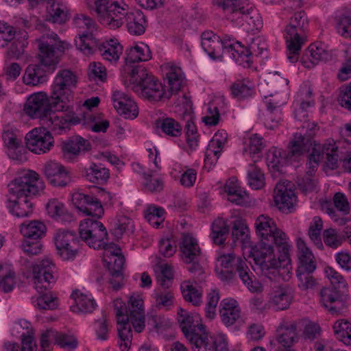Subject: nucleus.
Returning <instances> with one entry per match:
<instances>
[{"instance_id": "nucleus-1", "label": "nucleus", "mask_w": 351, "mask_h": 351, "mask_svg": "<svg viewBox=\"0 0 351 351\" xmlns=\"http://www.w3.org/2000/svg\"><path fill=\"white\" fill-rule=\"evenodd\" d=\"M95 12L101 25L110 29H117L124 23L132 35L139 36L145 30L146 20L140 10L129 12L123 0H95Z\"/></svg>"}, {"instance_id": "nucleus-2", "label": "nucleus", "mask_w": 351, "mask_h": 351, "mask_svg": "<svg viewBox=\"0 0 351 351\" xmlns=\"http://www.w3.org/2000/svg\"><path fill=\"white\" fill-rule=\"evenodd\" d=\"M80 240L85 242L90 247L105 251V261L113 277H121L125 263L124 256L121 248L116 244L106 242L108 233L103 223L97 219L87 218L80 222L79 226Z\"/></svg>"}, {"instance_id": "nucleus-3", "label": "nucleus", "mask_w": 351, "mask_h": 351, "mask_svg": "<svg viewBox=\"0 0 351 351\" xmlns=\"http://www.w3.org/2000/svg\"><path fill=\"white\" fill-rule=\"evenodd\" d=\"M38 174L31 170L23 171L8 184L7 208L17 217L29 216L33 213L31 198L43 191Z\"/></svg>"}, {"instance_id": "nucleus-4", "label": "nucleus", "mask_w": 351, "mask_h": 351, "mask_svg": "<svg viewBox=\"0 0 351 351\" xmlns=\"http://www.w3.org/2000/svg\"><path fill=\"white\" fill-rule=\"evenodd\" d=\"M113 306L117 319V330L122 351H128L131 345V324L136 332H141L145 328V311L143 300L141 295L132 294L128 301V306L120 298L113 301Z\"/></svg>"}, {"instance_id": "nucleus-5", "label": "nucleus", "mask_w": 351, "mask_h": 351, "mask_svg": "<svg viewBox=\"0 0 351 351\" xmlns=\"http://www.w3.org/2000/svg\"><path fill=\"white\" fill-rule=\"evenodd\" d=\"M53 99L45 92L31 95L25 105V113L32 119H40L46 127L56 134H60L73 125L72 116L62 110L61 107H52Z\"/></svg>"}, {"instance_id": "nucleus-6", "label": "nucleus", "mask_w": 351, "mask_h": 351, "mask_svg": "<svg viewBox=\"0 0 351 351\" xmlns=\"http://www.w3.org/2000/svg\"><path fill=\"white\" fill-rule=\"evenodd\" d=\"M268 241L260 243L250 247V256L253 258L256 265L259 266L262 275L271 280H282L288 281L291 276L292 266L289 258V250H278V259L275 258L273 244Z\"/></svg>"}, {"instance_id": "nucleus-7", "label": "nucleus", "mask_w": 351, "mask_h": 351, "mask_svg": "<svg viewBox=\"0 0 351 351\" xmlns=\"http://www.w3.org/2000/svg\"><path fill=\"white\" fill-rule=\"evenodd\" d=\"M234 267L240 279L251 292L262 291L261 284L251 271L245 260L236 257L232 252L221 253L217 257L215 272L222 281L230 282L234 278Z\"/></svg>"}, {"instance_id": "nucleus-8", "label": "nucleus", "mask_w": 351, "mask_h": 351, "mask_svg": "<svg viewBox=\"0 0 351 351\" xmlns=\"http://www.w3.org/2000/svg\"><path fill=\"white\" fill-rule=\"evenodd\" d=\"M125 86L142 97L150 101L169 99L171 91L165 90L164 86L154 75L141 67H134L128 73L124 80Z\"/></svg>"}, {"instance_id": "nucleus-9", "label": "nucleus", "mask_w": 351, "mask_h": 351, "mask_svg": "<svg viewBox=\"0 0 351 351\" xmlns=\"http://www.w3.org/2000/svg\"><path fill=\"white\" fill-rule=\"evenodd\" d=\"M77 77L74 72L69 69L58 71L51 86V98L53 99L52 107H61L70 116L73 115V125L79 124V118L70 105L73 98V90L76 88Z\"/></svg>"}, {"instance_id": "nucleus-10", "label": "nucleus", "mask_w": 351, "mask_h": 351, "mask_svg": "<svg viewBox=\"0 0 351 351\" xmlns=\"http://www.w3.org/2000/svg\"><path fill=\"white\" fill-rule=\"evenodd\" d=\"M221 8L227 19L243 25L246 23L249 29L259 30L263 27V19L258 10L247 0H214Z\"/></svg>"}, {"instance_id": "nucleus-11", "label": "nucleus", "mask_w": 351, "mask_h": 351, "mask_svg": "<svg viewBox=\"0 0 351 351\" xmlns=\"http://www.w3.org/2000/svg\"><path fill=\"white\" fill-rule=\"evenodd\" d=\"M324 271L332 287L322 289L321 302L332 314H341L346 308L342 295L347 291V282L343 275L332 267H326Z\"/></svg>"}, {"instance_id": "nucleus-12", "label": "nucleus", "mask_w": 351, "mask_h": 351, "mask_svg": "<svg viewBox=\"0 0 351 351\" xmlns=\"http://www.w3.org/2000/svg\"><path fill=\"white\" fill-rule=\"evenodd\" d=\"M308 16L304 11L295 12L284 29V38L287 48V58L296 62L302 45L305 42V33L308 27Z\"/></svg>"}, {"instance_id": "nucleus-13", "label": "nucleus", "mask_w": 351, "mask_h": 351, "mask_svg": "<svg viewBox=\"0 0 351 351\" xmlns=\"http://www.w3.org/2000/svg\"><path fill=\"white\" fill-rule=\"evenodd\" d=\"M178 321L186 339L192 346L193 351H205L212 336L204 332L198 313H190L182 308H178Z\"/></svg>"}, {"instance_id": "nucleus-14", "label": "nucleus", "mask_w": 351, "mask_h": 351, "mask_svg": "<svg viewBox=\"0 0 351 351\" xmlns=\"http://www.w3.org/2000/svg\"><path fill=\"white\" fill-rule=\"evenodd\" d=\"M179 248L181 259L189 265L187 269L192 274L195 282L201 283L205 281L206 274L199 263L202 252L197 239L190 233H182Z\"/></svg>"}, {"instance_id": "nucleus-15", "label": "nucleus", "mask_w": 351, "mask_h": 351, "mask_svg": "<svg viewBox=\"0 0 351 351\" xmlns=\"http://www.w3.org/2000/svg\"><path fill=\"white\" fill-rule=\"evenodd\" d=\"M36 40L41 64L54 70L60 56L68 48V43L60 40L58 35L52 32L43 34Z\"/></svg>"}, {"instance_id": "nucleus-16", "label": "nucleus", "mask_w": 351, "mask_h": 351, "mask_svg": "<svg viewBox=\"0 0 351 351\" xmlns=\"http://www.w3.org/2000/svg\"><path fill=\"white\" fill-rule=\"evenodd\" d=\"M256 233L260 241L274 243L278 250H290L291 245L285 232L277 228L274 220L265 215L258 216L254 223Z\"/></svg>"}, {"instance_id": "nucleus-17", "label": "nucleus", "mask_w": 351, "mask_h": 351, "mask_svg": "<svg viewBox=\"0 0 351 351\" xmlns=\"http://www.w3.org/2000/svg\"><path fill=\"white\" fill-rule=\"evenodd\" d=\"M349 145L346 141L332 138L325 140L322 144H315V153H319L325 160L326 165L331 169H337L343 158Z\"/></svg>"}, {"instance_id": "nucleus-18", "label": "nucleus", "mask_w": 351, "mask_h": 351, "mask_svg": "<svg viewBox=\"0 0 351 351\" xmlns=\"http://www.w3.org/2000/svg\"><path fill=\"white\" fill-rule=\"evenodd\" d=\"M57 254L64 261L73 260L77 256L80 246V239L72 231L59 229L53 236Z\"/></svg>"}, {"instance_id": "nucleus-19", "label": "nucleus", "mask_w": 351, "mask_h": 351, "mask_svg": "<svg viewBox=\"0 0 351 351\" xmlns=\"http://www.w3.org/2000/svg\"><path fill=\"white\" fill-rule=\"evenodd\" d=\"M56 266L49 258H45L33 267L34 288L38 293H43L50 288V285L56 280Z\"/></svg>"}, {"instance_id": "nucleus-20", "label": "nucleus", "mask_w": 351, "mask_h": 351, "mask_svg": "<svg viewBox=\"0 0 351 351\" xmlns=\"http://www.w3.org/2000/svg\"><path fill=\"white\" fill-rule=\"evenodd\" d=\"M220 57L223 54L228 55L239 65L249 66L252 62L251 52L242 45L241 43L234 41L229 36L220 38Z\"/></svg>"}, {"instance_id": "nucleus-21", "label": "nucleus", "mask_w": 351, "mask_h": 351, "mask_svg": "<svg viewBox=\"0 0 351 351\" xmlns=\"http://www.w3.org/2000/svg\"><path fill=\"white\" fill-rule=\"evenodd\" d=\"M26 146L29 151L36 154L49 152L53 146V138L45 128H34L25 135Z\"/></svg>"}, {"instance_id": "nucleus-22", "label": "nucleus", "mask_w": 351, "mask_h": 351, "mask_svg": "<svg viewBox=\"0 0 351 351\" xmlns=\"http://www.w3.org/2000/svg\"><path fill=\"white\" fill-rule=\"evenodd\" d=\"M304 128L307 129L306 133L304 135L298 133L294 134L292 141L290 142L285 160L291 162L303 154L306 149L307 144L310 143V139L315 136L318 130L317 125L315 123H306Z\"/></svg>"}, {"instance_id": "nucleus-23", "label": "nucleus", "mask_w": 351, "mask_h": 351, "mask_svg": "<svg viewBox=\"0 0 351 351\" xmlns=\"http://www.w3.org/2000/svg\"><path fill=\"white\" fill-rule=\"evenodd\" d=\"M73 204L81 212L95 218L104 215V208L100 199L92 195L75 192L72 195Z\"/></svg>"}, {"instance_id": "nucleus-24", "label": "nucleus", "mask_w": 351, "mask_h": 351, "mask_svg": "<svg viewBox=\"0 0 351 351\" xmlns=\"http://www.w3.org/2000/svg\"><path fill=\"white\" fill-rule=\"evenodd\" d=\"M43 171L49 183L54 186L64 187L71 182L69 171L59 162H47Z\"/></svg>"}, {"instance_id": "nucleus-25", "label": "nucleus", "mask_w": 351, "mask_h": 351, "mask_svg": "<svg viewBox=\"0 0 351 351\" xmlns=\"http://www.w3.org/2000/svg\"><path fill=\"white\" fill-rule=\"evenodd\" d=\"M289 182L283 181L278 182L274 189V201L280 210L283 213H291L296 202V196L290 188Z\"/></svg>"}, {"instance_id": "nucleus-26", "label": "nucleus", "mask_w": 351, "mask_h": 351, "mask_svg": "<svg viewBox=\"0 0 351 351\" xmlns=\"http://www.w3.org/2000/svg\"><path fill=\"white\" fill-rule=\"evenodd\" d=\"M113 106L117 111L126 119H134L138 110L136 103L125 93L114 90L112 95Z\"/></svg>"}, {"instance_id": "nucleus-27", "label": "nucleus", "mask_w": 351, "mask_h": 351, "mask_svg": "<svg viewBox=\"0 0 351 351\" xmlns=\"http://www.w3.org/2000/svg\"><path fill=\"white\" fill-rule=\"evenodd\" d=\"M331 56L330 51L323 44H311L302 56L301 62L304 67L311 69L320 62L328 61Z\"/></svg>"}, {"instance_id": "nucleus-28", "label": "nucleus", "mask_w": 351, "mask_h": 351, "mask_svg": "<svg viewBox=\"0 0 351 351\" xmlns=\"http://www.w3.org/2000/svg\"><path fill=\"white\" fill-rule=\"evenodd\" d=\"M90 149L88 141L80 136L71 138L62 143V151L64 160L72 162L77 156Z\"/></svg>"}, {"instance_id": "nucleus-29", "label": "nucleus", "mask_w": 351, "mask_h": 351, "mask_svg": "<svg viewBox=\"0 0 351 351\" xmlns=\"http://www.w3.org/2000/svg\"><path fill=\"white\" fill-rule=\"evenodd\" d=\"M219 306V315L221 322L226 326H232L241 318V308L235 300L223 299Z\"/></svg>"}, {"instance_id": "nucleus-30", "label": "nucleus", "mask_w": 351, "mask_h": 351, "mask_svg": "<svg viewBox=\"0 0 351 351\" xmlns=\"http://www.w3.org/2000/svg\"><path fill=\"white\" fill-rule=\"evenodd\" d=\"M293 300V293L287 286H279L271 293L269 304L276 311H282L288 308Z\"/></svg>"}, {"instance_id": "nucleus-31", "label": "nucleus", "mask_w": 351, "mask_h": 351, "mask_svg": "<svg viewBox=\"0 0 351 351\" xmlns=\"http://www.w3.org/2000/svg\"><path fill=\"white\" fill-rule=\"evenodd\" d=\"M46 19L52 23L64 24L69 19V9L62 2H49L47 6Z\"/></svg>"}, {"instance_id": "nucleus-32", "label": "nucleus", "mask_w": 351, "mask_h": 351, "mask_svg": "<svg viewBox=\"0 0 351 351\" xmlns=\"http://www.w3.org/2000/svg\"><path fill=\"white\" fill-rule=\"evenodd\" d=\"M223 191L227 194L229 202L237 205H243L247 201V194L238 184L235 177L229 178L224 186Z\"/></svg>"}, {"instance_id": "nucleus-33", "label": "nucleus", "mask_w": 351, "mask_h": 351, "mask_svg": "<svg viewBox=\"0 0 351 351\" xmlns=\"http://www.w3.org/2000/svg\"><path fill=\"white\" fill-rule=\"evenodd\" d=\"M2 139L8 148V156L12 159H17L15 156V151L23 149L21 146L22 138L18 130L7 125L3 128Z\"/></svg>"}, {"instance_id": "nucleus-34", "label": "nucleus", "mask_w": 351, "mask_h": 351, "mask_svg": "<svg viewBox=\"0 0 351 351\" xmlns=\"http://www.w3.org/2000/svg\"><path fill=\"white\" fill-rule=\"evenodd\" d=\"M297 246L298 250V266L299 271H315L316 262L311 251L301 239H298Z\"/></svg>"}, {"instance_id": "nucleus-35", "label": "nucleus", "mask_w": 351, "mask_h": 351, "mask_svg": "<svg viewBox=\"0 0 351 351\" xmlns=\"http://www.w3.org/2000/svg\"><path fill=\"white\" fill-rule=\"evenodd\" d=\"M47 228L40 221H25L20 225V232L25 239L38 240L42 238Z\"/></svg>"}, {"instance_id": "nucleus-36", "label": "nucleus", "mask_w": 351, "mask_h": 351, "mask_svg": "<svg viewBox=\"0 0 351 351\" xmlns=\"http://www.w3.org/2000/svg\"><path fill=\"white\" fill-rule=\"evenodd\" d=\"M202 47L213 59L220 57V37L212 31H206L202 34Z\"/></svg>"}, {"instance_id": "nucleus-37", "label": "nucleus", "mask_w": 351, "mask_h": 351, "mask_svg": "<svg viewBox=\"0 0 351 351\" xmlns=\"http://www.w3.org/2000/svg\"><path fill=\"white\" fill-rule=\"evenodd\" d=\"M103 59L110 63H117L123 53V47L117 39H110L99 47Z\"/></svg>"}, {"instance_id": "nucleus-38", "label": "nucleus", "mask_w": 351, "mask_h": 351, "mask_svg": "<svg viewBox=\"0 0 351 351\" xmlns=\"http://www.w3.org/2000/svg\"><path fill=\"white\" fill-rule=\"evenodd\" d=\"M71 296L75 303V305L71 306V309L73 312L90 313H92L97 306L94 299L78 291H73Z\"/></svg>"}, {"instance_id": "nucleus-39", "label": "nucleus", "mask_w": 351, "mask_h": 351, "mask_svg": "<svg viewBox=\"0 0 351 351\" xmlns=\"http://www.w3.org/2000/svg\"><path fill=\"white\" fill-rule=\"evenodd\" d=\"M156 126L167 138H178L182 134L181 124L173 118L159 119L156 121Z\"/></svg>"}, {"instance_id": "nucleus-40", "label": "nucleus", "mask_w": 351, "mask_h": 351, "mask_svg": "<svg viewBox=\"0 0 351 351\" xmlns=\"http://www.w3.org/2000/svg\"><path fill=\"white\" fill-rule=\"evenodd\" d=\"M23 82L29 86H37L47 82V77L42 65L30 64L25 69L23 77Z\"/></svg>"}, {"instance_id": "nucleus-41", "label": "nucleus", "mask_w": 351, "mask_h": 351, "mask_svg": "<svg viewBox=\"0 0 351 351\" xmlns=\"http://www.w3.org/2000/svg\"><path fill=\"white\" fill-rule=\"evenodd\" d=\"M149 47L143 43L136 45L126 50L125 62L135 63L147 61L151 58Z\"/></svg>"}, {"instance_id": "nucleus-42", "label": "nucleus", "mask_w": 351, "mask_h": 351, "mask_svg": "<svg viewBox=\"0 0 351 351\" xmlns=\"http://www.w3.org/2000/svg\"><path fill=\"white\" fill-rule=\"evenodd\" d=\"M232 97L238 100L251 97L254 94L252 82L247 79L238 80L230 86Z\"/></svg>"}, {"instance_id": "nucleus-43", "label": "nucleus", "mask_w": 351, "mask_h": 351, "mask_svg": "<svg viewBox=\"0 0 351 351\" xmlns=\"http://www.w3.org/2000/svg\"><path fill=\"white\" fill-rule=\"evenodd\" d=\"M84 176L90 182L102 184L109 178V170L101 164H91L88 167L85 168Z\"/></svg>"}, {"instance_id": "nucleus-44", "label": "nucleus", "mask_w": 351, "mask_h": 351, "mask_svg": "<svg viewBox=\"0 0 351 351\" xmlns=\"http://www.w3.org/2000/svg\"><path fill=\"white\" fill-rule=\"evenodd\" d=\"M21 36L14 37L9 42V46L6 51V55L11 58L19 59L24 53L25 48L27 46V33L23 31L20 33Z\"/></svg>"}, {"instance_id": "nucleus-45", "label": "nucleus", "mask_w": 351, "mask_h": 351, "mask_svg": "<svg viewBox=\"0 0 351 351\" xmlns=\"http://www.w3.org/2000/svg\"><path fill=\"white\" fill-rule=\"evenodd\" d=\"M78 38L75 39V46L78 50L85 56L93 54L97 49V45L93 37V34L85 33L78 34Z\"/></svg>"}, {"instance_id": "nucleus-46", "label": "nucleus", "mask_w": 351, "mask_h": 351, "mask_svg": "<svg viewBox=\"0 0 351 351\" xmlns=\"http://www.w3.org/2000/svg\"><path fill=\"white\" fill-rule=\"evenodd\" d=\"M229 232L226 221L222 218L214 221L212 225L211 238L217 245H221L226 241Z\"/></svg>"}, {"instance_id": "nucleus-47", "label": "nucleus", "mask_w": 351, "mask_h": 351, "mask_svg": "<svg viewBox=\"0 0 351 351\" xmlns=\"http://www.w3.org/2000/svg\"><path fill=\"white\" fill-rule=\"evenodd\" d=\"M15 285V273L9 265H0V289L5 293L11 291Z\"/></svg>"}, {"instance_id": "nucleus-48", "label": "nucleus", "mask_w": 351, "mask_h": 351, "mask_svg": "<svg viewBox=\"0 0 351 351\" xmlns=\"http://www.w3.org/2000/svg\"><path fill=\"white\" fill-rule=\"evenodd\" d=\"M333 330L337 338L346 345H351V322L346 319L337 321Z\"/></svg>"}, {"instance_id": "nucleus-49", "label": "nucleus", "mask_w": 351, "mask_h": 351, "mask_svg": "<svg viewBox=\"0 0 351 351\" xmlns=\"http://www.w3.org/2000/svg\"><path fill=\"white\" fill-rule=\"evenodd\" d=\"M167 79L171 95L180 90L184 80V75L181 69L178 66H171L167 73Z\"/></svg>"}, {"instance_id": "nucleus-50", "label": "nucleus", "mask_w": 351, "mask_h": 351, "mask_svg": "<svg viewBox=\"0 0 351 351\" xmlns=\"http://www.w3.org/2000/svg\"><path fill=\"white\" fill-rule=\"evenodd\" d=\"M247 180L250 186L259 190L265 186V175L261 169L254 164H250L247 170Z\"/></svg>"}, {"instance_id": "nucleus-51", "label": "nucleus", "mask_w": 351, "mask_h": 351, "mask_svg": "<svg viewBox=\"0 0 351 351\" xmlns=\"http://www.w3.org/2000/svg\"><path fill=\"white\" fill-rule=\"evenodd\" d=\"M181 290L182 296L186 302L192 303L194 306H199L202 304V293L193 285L189 282H183L181 285Z\"/></svg>"}, {"instance_id": "nucleus-52", "label": "nucleus", "mask_w": 351, "mask_h": 351, "mask_svg": "<svg viewBox=\"0 0 351 351\" xmlns=\"http://www.w3.org/2000/svg\"><path fill=\"white\" fill-rule=\"evenodd\" d=\"M38 293L40 295L37 298H32V303L34 306L40 309H54L58 306V300L49 293Z\"/></svg>"}, {"instance_id": "nucleus-53", "label": "nucleus", "mask_w": 351, "mask_h": 351, "mask_svg": "<svg viewBox=\"0 0 351 351\" xmlns=\"http://www.w3.org/2000/svg\"><path fill=\"white\" fill-rule=\"evenodd\" d=\"M100 102V99L98 97H93L84 101L83 108L86 109L81 114L75 113L79 118L80 123L84 121L85 123H92L95 121V114H94L91 110L93 108L97 107Z\"/></svg>"}, {"instance_id": "nucleus-54", "label": "nucleus", "mask_w": 351, "mask_h": 351, "mask_svg": "<svg viewBox=\"0 0 351 351\" xmlns=\"http://www.w3.org/2000/svg\"><path fill=\"white\" fill-rule=\"evenodd\" d=\"M323 228V222L319 217H313L308 228V236L318 249H323L320 233Z\"/></svg>"}, {"instance_id": "nucleus-55", "label": "nucleus", "mask_w": 351, "mask_h": 351, "mask_svg": "<svg viewBox=\"0 0 351 351\" xmlns=\"http://www.w3.org/2000/svg\"><path fill=\"white\" fill-rule=\"evenodd\" d=\"M298 340L296 325L294 323L287 326L282 334L278 337V341L282 347H291Z\"/></svg>"}, {"instance_id": "nucleus-56", "label": "nucleus", "mask_w": 351, "mask_h": 351, "mask_svg": "<svg viewBox=\"0 0 351 351\" xmlns=\"http://www.w3.org/2000/svg\"><path fill=\"white\" fill-rule=\"evenodd\" d=\"M73 23L78 29V34H82V31L88 33V34H93L96 26L92 19L83 14H77L73 19Z\"/></svg>"}, {"instance_id": "nucleus-57", "label": "nucleus", "mask_w": 351, "mask_h": 351, "mask_svg": "<svg viewBox=\"0 0 351 351\" xmlns=\"http://www.w3.org/2000/svg\"><path fill=\"white\" fill-rule=\"evenodd\" d=\"M323 239L324 243L332 249L341 246L343 241L346 239L345 233L341 234L337 230L333 228L325 230L323 233Z\"/></svg>"}, {"instance_id": "nucleus-58", "label": "nucleus", "mask_w": 351, "mask_h": 351, "mask_svg": "<svg viewBox=\"0 0 351 351\" xmlns=\"http://www.w3.org/2000/svg\"><path fill=\"white\" fill-rule=\"evenodd\" d=\"M165 210L161 207L149 206L145 213V219L153 227L156 228L164 221Z\"/></svg>"}, {"instance_id": "nucleus-59", "label": "nucleus", "mask_w": 351, "mask_h": 351, "mask_svg": "<svg viewBox=\"0 0 351 351\" xmlns=\"http://www.w3.org/2000/svg\"><path fill=\"white\" fill-rule=\"evenodd\" d=\"M314 271L296 270V276L298 280V287L302 291L313 289L317 284L315 278L313 276Z\"/></svg>"}, {"instance_id": "nucleus-60", "label": "nucleus", "mask_w": 351, "mask_h": 351, "mask_svg": "<svg viewBox=\"0 0 351 351\" xmlns=\"http://www.w3.org/2000/svg\"><path fill=\"white\" fill-rule=\"evenodd\" d=\"M264 146V139L261 136L256 134L250 138L249 154L254 162L261 158Z\"/></svg>"}, {"instance_id": "nucleus-61", "label": "nucleus", "mask_w": 351, "mask_h": 351, "mask_svg": "<svg viewBox=\"0 0 351 351\" xmlns=\"http://www.w3.org/2000/svg\"><path fill=\"white\" fill-rule=\"evenodd\" d=\"M205 348V351H229L227 339L222 334L213 335Z\"/></svg>"}, {"instance_id": "nucleus-62", "label": "nucleus", "mask_w": 351, "mask_h": 351, "mask_svg": "<svg viewBox=\"0 0 351 351\" xmlns=\"http://www.w3.org/2000/svg\"><path fill=\"white\" fill-rule=\"evenodd\" d=\"M248 233V228L243 221L237 220L234 222L232 235L234 242L247 243L249 239Z\"/></svg>"}, {"instance_id": "nucleus-63", "label": "nucleus", "mask_w": 351, "mask_h": 351, "mask_svg": "<svg viewBox=\"0 0 351 351\" xmlns=\"http://www.w3.org/2000/svg\"><path fill=\"white\" fill-rule=\"evenodd\" d=\"M127 231L131 232L134 231L133 221L126 216H119L114 223V234L116 237H120Z\"/></svg>"}, {"instance_id": "nucleus-64", "label": "nucleus", "mask_w": 351, "mask_h": 351, "mask_svg": "<svg viewBox=\"0 0 351 351\" xmlns=\"http://www.w3.org/2000/svg\"><path fill=\"white\" fill-rule=\"evenodd\" d=\"M228 134L225 130L217 131L208 143L209 152L212 150H217L221 153L225 145L227 143Z\"/></svg>"}]
</instances>
